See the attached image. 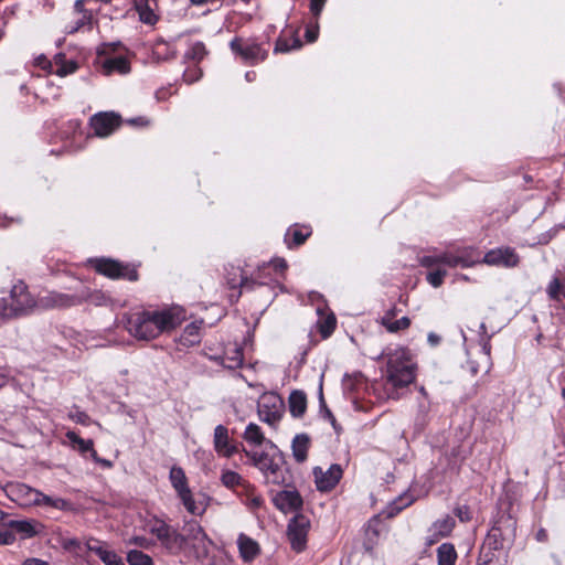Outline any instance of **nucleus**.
Returning <instances> with one entry per match:
<instances>
[{"label":"nucleus","mask_w":565,"mask_h":565,"mask_svg":"<svg viewBox=\"0 0 565 565\" xmlns=\"http://www.w3.org/2000/svg\"><path fill=\"white\" fill-rule=\"evenodd\" d=\"M184 319V310L174 306L162 310H143L132 313L126 319L125 327L137 340L149 341L175 329Z\"/></svg>","instance_id":"1"},{"label":"nucleus","mask_w":565,"mask_h":565,"mask_svg":"<svg viewBox=\"0 0 565 565\" xmlns=\"http://www.w3.org/2000/svg\"><path fill=\"white\" fill-rule=\"evenodd\" d=\"M386 381L393 387H406L416 379V362L409 350L398 348L386 353Z\"/></svg>","instance_id":"2"},{"label":"nucleus","mask_w":565,"mask_h":565,"mask_svg":"<svg viewBox=\"0 0 565 565\" xmlns=\"http://www.w3.org/2000/svg\"><path fill=\"white\" fill-rule=\"evenodd\" d=\"M516 520L510 512H500L489 530L480 551L497 554L509 548L514 542Z\"/></svg>","instance_id":"3"},{"label":"nucleus","mask_w":565,"mask_h":565,"mask_svg":"<svg viewBox=\"0 0 565 565\" xmlns=\"http://www.w3.org/2000/svg\"><path fill=\"white\" fill-rule=\"evenodd\" d=\"M269 266H271L276 273H282L287 268V262L284 258H276L271 260L268 266H265L263 269H259L257 274L252 275V277H242L238 284L230 280L227 281V284L232 289H235L237 287L241 288L237 298L241 296L242 290L258 291L262 296L266 298V300L271 302L277 296L276 288L282 289V286L277 280L270 279L267 281L263 279L265 278L263 276V273Z\"/></svg>","instance_id":"4"},{"label":"nucleus","mask_w":565,"mask_h":565,"mask_svg":"<svg viewBox=\"0 0 565 565\" xmlns=\"http://www.w3.org/2000/svg\"><path fill=\"white\" fill-rule=\"evenodd\" d=\"M35 307L36 300L21 280L12 286L8 297L0 298V316L7 319L29 315Z\"/></svg>","instance_id":"5"},{"label":"nucleus","mask_w":565,"mask_h":565,"mask_svg":"<svg viewBox=\"0 0 565 565\" xmlns=\"http://www.w3.org/2000/svg\"><path fill=\"white\" fill-rule=\"evenodd\" d=\"M149 532L154 535L161 545L171 554H179L184 548L188 541L177 529L158 519L149 523Z\"/></svg>","instance_id":"6"},{"label":"nucleus","mask_w":565,"mask_h":565,"mask_svg":"<svg viewBox=\"0 0 565 565\" xmlns=\"http://www.w3.org/2000/svg\"><path fill=\"white\" fill-rule=\"evenodd\" d=\"M246 456L250 458L254 466L264 473L268 482L275 484L285 483L286 479L282 470L284 459L281 456L276 458L264 451H246Z\"/></svg>","instance_id":"7"},{"label":"nucleus","mask_w":565,"mask_h":565,"mask_svg":"<svg viewBox=\"0 0 565 565\" xmlns=\"http://www.w3.org/2000/svg\"><path fill=\"white\" fill-rule=\"evenodd\" d=\"M89 297L88 291L83 290L77 294H65L60 291H47L36 299V307L41 309H67L79 306Z\"/></svg>","instance_id":"8"},{"label":"nucleus","mask_w":565,"mask_h":565,"mask_svg":"<svg viewBox=\"0 0 565 565\" xmlns=\"http://www.w3.org/2000/svg\"><path fill=\"white\" fill-rule=\"evenodd\" d=\"M169 480L185 510L194 515L201 514L203 510L200 509L194 501L193 493L189 487L188 478L183 468L180 466H172L169 472Z\"/></svg>","instance_id":"9"},{"label":"nucleus","mask_w":565,"mask_h":565,"mask_svg":"<svg viewBox=\"0 0 565 565\" xmlns=\"http://www.w3.org/2000/svg\"><path fill=\"white\" fill-rule=\"evenodd\" d=\"M231 50L248 64H257L263 62L268 56V47L263 43L253 40H244L242 38H234L230 43Z\"/></svg>","instance_id":"10"},{"label":"nucleus","mask_w":565,"mask_h":565,"mask_svg":"<svg viewBox=\"0 0 565 565\" xmlns=\"http://www.w3.org/2000/svg\"><path fill=\"white\" fill-rule=\"evenodd\" d=\"M95 270L109 278H126L130 281H136L138 279V271L135 268H130L129 266H125L121 263L109 259V258H99L92 262Z\"/></svg>","instance_id":"11"},{"label":"nucleus","mask_w":565,"mask_h":565,"mask_svg":"<svg viewBox=\"0 0 565 565\" xmlns=\"http://www.w3.org/2000/svg\"><path fill=\"white\" fill-rule=\"evenodd\" d=\"M89 125L97 137H108L121 125V118L113 111L95 114L89 119Z\"/></svg>","instance_id":"12"},{"label":"nucleus","mask_w":565,"mask_h":565,"mask_svg":"<svg viewBox=\"0 0 565 565\" xmlns=\"http://www.w3.org/2000/svg\"><path fill=\"white\" fill-rule=\"evenodd\" d=\"M309 521L299 514L292 518L288 524L287 535L291 548L301 552L306 548Z\"/></svg>","instance_id":"13"},{"label":"nucleus","mask_w":565,"mask_h":565,"mask_svg":"<svg viewBox=\"0 0 565 565\" xmlns=\"http://www.w3.org/2000/svg\"><path fill=\"white\" fill-rule=\"evenodd\" d=\"M482 263L491 266L512 268L519 265L520 257L514 248L505 246L494 248L486 253L482 258Z\"/></svg>","instance_id":"14"},{"label":"nucleus","mask_w":565,"mask_h":565,"mask_svg":"<svg viewBox=\"0 0 565 565\" xmlns=\"http://www.w3.org/2000/svg\"><path fill=\"white\" fill-rule=\"evenodd\" d=\"M8 493L12 501L22 507H35L39 503L40 490L25 483H13L8 487Z\"/></svg>","instance_id":"15"},{"label":"nucleus","mask_w":565,"mask_h":565,"mask_svg":"<svg viewBox=\"0 0 565 565\" xmlns=\"http://www.w3.org/2000/svg\"><path fill=\"white\" fill-rule=\"evenodd\" d=\"M317 489L320 491H331L342 477V468L340 465H331L327 471L316 467L313 469Z\"/></svg>","instance_id":"16"},{"label":"nucleus","mask_w":565,"mask_h":565,"mask_svg":"<svg viewBox=\"0 0 565 565\" xmlns=\"http://www.w3.org/2000/svg\"><path fill=\"white\" fill-rule=\"evenodd\" d=\"M275 507L284 513L296 512L302 507V498L297 490H282L273 499Z\"/></svg>","instance_id":"17"},{"label":"nucleus","mask_w":565,"mask_h":565,"mask_svg":"<svg viewBox=\"0 0 565 565\" xmlns=\"http://www.w3.org/2000/svg\"><path fill=\"white\" fill-rule=\"evenodd\" d=\"M186 539L192 541V547L196 558H205L209 555L212 541L200 525H191Z\"/></svg>","instance_id":"18"},{"label":"nucleus","mask_w":565,"mask_h":565,"mask_svg":"<svg viewBox=\"0 0 565 565\" xmlns=\"http://www.w3.org/2000/svg\"><path fill=\"white\" fill-rule=\"evenodd\" d=\"M84 4L85 2H75L73 12L75 19L66 24L65 30L67 33L73 34L85 26L92 28L93 13L90 10L85 9Z\"/></svg>","instance_id":"19"},{"label":"nucleus","mask_w":565,"mask_h":565,"mask_svg":"<svg viewBox=\"0 0 565 565\" xmlns=\"http://www.w3.org/2000/svg\"><path fill=\"white\" fill-rule=\"evenodd\" d=\"M214 449L215 451L223 457L230 458L236 451V447L231 444L228 437V429L224 425H217L214 429V438H213Z\"/></svg>","instance_id":"20"},{"label":"nucleus","mask_w":565,"mask_h":565,"mask_svg":"<svg viewBox=\"0 0 565 565\" xmlns=\"http://www.w3.org/2000/svg\"><path fill=\"white\" fill-rule=\"evenodd\" d=\"M8 526L23 540L39 535L44 529V525L36 520H11Z\"/></svg>","instance_id":"21"},{"label":"nucleus","mask_w":565,"mask_h":565,"mask_svg":"<svg viewBox=\"0 0 565 565\" xmlns=\"http://www.w3.org/2000/svg\"><path fill=\"white\" fill-rule=\"evenodd\" d=\"M35 507H45L64 512L74 511V504L72 501L60 497H51L42 491H40L39 503H36Z\"/></svg>","instance_id":"22"},{"label":"nucleus","mask_w":565,"mask_h":565,"mask_svg":"<svg viewBox=\"0 0 565 565\" xmlns=\"http://www.w3.org/2000/svg\"><path fill=\"white\" fill-rule=\"evenodd\" d=\"M277 397L270 396L269 398L264 397L262 404H259V415L262 419L268 424L278 422L281 417L278 408L276 407Z\"/></svg>","instance_id":"23"},{"label":"nucleus","mask_w":565,"mask_h":565,"mask_svg":"<svg viewBox=\"0 0 565 565\" xmlns=\"http://www.w3.org/2000/svg\"><path fill=\"white\" fill-rule=\"evenodd\" d=\"M289 412L292 417L300 418L307 409V396L303 391L295 390L288 397Z\"/></svg>","instance_id":"24"},{"label":"nucleus","mask_w":565,"mask_h":565,"mask_svg":"<svg viewBox=\"0 0 565 565\" xmlns=\"http://www.w3.org/2000/svg\"><path fill=\"white\" fill-rule=\"evenodd\" d=\"M310 438L307 434H298L295 436L291 449L295 460L299 463L305 462L308 458Z\"/></svg>","instance_id":"25"},{"label":"nucleus","mask_w":565,"mask_h":565,"mask_svg":"<svg viewBox=\"0 0 565 565\" xmlns=\"http://www.w3.org/2000/svg\"><path fill=\"white\" fill-rule=\"evenodd\" d=\"M241 556L244 561H253L259 554V545L256 541L245 534L237 540Z\"/></svg>","instance_id":"26"},{"label":"nucleus","mask_w":565,"mask_h":565,"mask_svg":"<svg viewBox=\"0 0 565 565\" xmlns=\"http://www.w3.org/2000/svg\"><path fill=\"white\" fill-rule=\"evenodd\" d=\"M546 294L553 301L565 299V274L552 278L546 287Z\"/></svg>","instance_id":"27"},{"label":"nucleus","mask_w":565,"mask_h":565,"mask_svg":"<svg viewBox=\"0 0 565 565\" xmlns=\"http://www.w3.org/2000/svg\"><path fill=\"white\" fill-rule=\"evenodd\" d=\"M103 67L106 74L117 72L119 74H127L130 71L129 61L125 56L109 57L104 61Z\"/></svg>","instance_id":"28"},{"label":"nucleus","mask_w":565,"mask_h":565,"mask_svg":"<svg viewBox=\"0 0 565 565\" xmlns=\"http://www.w3.org/2000/svg\"><path fill=\"white\" fill-rule=\"evenodd\" d=\"M457 551L452 543H443L437 548L438 565H455L457 561Z\"/></svg>","instance_id":"29"},{"label":"nucleus","mask_w":565,"mask_h":565,"mask_svg":"<svg viewBox=\"0 0 565 565\" xmlns=\"http://www.w3.org/2000/svg\"><path fill=\"white\" fill-rule=\"evenodd\" d=\"M105 545L106 544L104 542L96 539H89L86 542L88 551L95 553L103 563H108L109 558L115 557V552L107 550Z\"/></svg>","instance_id":"30"},{"label":"nucleus","mask_w":565,"mask_h":565,"mask_svg":"<svg viewBox=\"0 0 565 565\" xmlns=\"http://www.w3.org/2000/svg\"><path fill=\"white\" fill-rule=\"evenodd\" d=\"M134 4L141 22L149 25L157 23L159 17L156 14L154 9L149 6V2H134Z\"/></svg>","instance_id":"31"},{"label":"nucleus","mask_w":565,"mask_h":565,"mask_svg":"<svg viewBox=\"0 0 565 565\" xmlns=\"http://www.w3.org/2000/svg\"><path fill=\"white\" fill-rule=\"evenodd\" d=\"M302 46L300 39L292 34L290 38L279 36L275 43V53H287L291 50H297Z\"/></svg>","instance_id":"32"},{"label":"nucleus","mask_w":565,"mask_h":565,"mask_svg":"<svg viewBox=\"0 0 565 565\" xmlns=\"http://www.w3.org/2000/svg\"><path fill=\"white\" fill-rule=\"evenodd\" d=\"M455 519L450 515H445L444 518L436 520L431 524L430 531L439 533V536L447 537L451 534L452 530L455 529Z\"/></svg>","instance_id":"33"},{"label":"nucleus","mask_w":565,"mask_h":565,"mask_svg":"<svg viewBox=\"0 0 565 565\" xmlns=\"http://www.w3.org/2000/svg\"><path fill=\"white\" fill-rule=\"evenodd\" d=\"M311 235V230L309 227H292L289 228L287 236L290 237L288 242V246H300L302 245L307 238Z\"/></svg>","instance_id":"34"},{"label":"nucleus","mask_w":565,"mask_h":565,"mask_svg":"<svg viewBox=\"0 0 565 565\" xmlns=\"http://www.w3.org/2000/svg\"><path fill=\"white\" fill-rule=\"evenodd\" d=\"M66 438L71 443L72 447L77 449L81 454L88 452V450L94 446L92 439H83L75 431H67Z\"/></svg>","instance_id":"35"},{"label":"nucleus","mask_w":565,"mask_h":565,"mask_svg":"<svg viewBox=\"0 0 565 565\" xmlns=\"http://www.w3.org/2000/svg\"><path fill=\"white\" fill-rule=\"evenodd\" d=\"M457 255L460 267L462 268H468L478 263H482V260H480L478 255L476 254V250L471 247L457 250Z\"/></svg>","instance_id":"36"},{"label":"nucleus","mask_w":565,"mask_h":565,"mask_svg":"<svg viewBox=\"0 0 565 565\" xmlns=\"http://www.w3.org/2000/svg\"><path fill=\"white\" fill-rule=\"evenodd\" d=\"M244 439L247 443L259 446L264 443L265 437H264V434H263L260 427L254 423H250L247 425V427L244 431Z\"/></svg>","instance_id":"37"},{"label":"nucleus","mask_w":565,"mask_h":565,"mask_svg":"<svg viewBox=\"0 0 565 565\" xmlns=\"http://www.w3.org/2000/svg\"><path fill=\"white\" fill-rule=\"evenodd\" d=\"M63 58H64V55H62V54H58L55 56V65H56L55 74L58 76H66L68 74H72L78 67L76 62H74V61L65 62Z\"/></svg>","instance_id":"38"},{"label":"nucleus","mask_w":565,"mask_h":565,"mask_svg":"<svg viewBox=\"0 0 565 565\" xmlns=\"http://www.w3.org/2000/svg\"><path fill=\"white\" fill-rule=\"evenodd\" d=\"M318 331L321 334L322 339L329 338L337 327V319L334 315H329L322 320H319L317 323Z\"/></svg>","instance_id":"39"},{"label":"nucleus","mask_w":565,"mask_h":565,"mask_svg":"<svg viewBox=\"0 0 565 565\" xmlns=\"http://www.w3.org/2000/svg\"><path fill=\"white\" fill-rule=\"evenodd\" d=\"M127 562L129 565H153L152 558L138 550H131L127 553Z\"/></svg>","instance_id":"40"},{"label":"nucleus","mask_w":565,"mask_h":565,"mask_svg":"<svg viewBox=\"0 0 565 565\" xmlns=\"http://www.w3.org/2000/svg\"><path fill=\"white\" fill-rule=\"evenodd\" d=\"M221 481L226 488L234 489L235 487L243 483V478L235 471L225 470L222 472Z\"/></svg>","instance_id":"41"},{"label":"nucleus","mask_w":565,"mask_h":565,"mask_svg":"<svg viewBox=\"0 0 565 565\" xmlns=\"http://www.w3.org/2000/svg\"><path fill=\"white\" fill-rule=\"evenodd\" d=\"M207 54V51L205 49L204 43L202 42H195L191 45L189 51L185 53V56L188 58H191L195 62H200L204 58V56Z\"/></svg>","instance_id":"42"},{"label":"nucleus","mask_w":565,"mask_h":565,"mask_svg":"<svg viewBox=\"0 0 565 565\" xmlns=\"http://www.w3.org/2000/svg\"><path fill=\"white\" fill-rule=\"evenodd\" d=\"M411 326V319L408 317H402L398 320H392L385 327V329L391 333H396L402 330L408 329Z\"/></svg>","instance_id":"43"},{"label":"nucleus","mask_w":565,"mask_h":565,"mask_svg":"<svg viewBox=\"0 0 565 565\" xmlns=\"http://www.w3.org/2000/svg\"><path fill=\"white\" fill-rule=\"evenodd\" d=\"M447 275V270L443 268H437L434 271H429L426 276V280L434 287L438 288L443 285L444 278Z\"/></svg>","instance_id":"44"},{"label":"nucleus","mask_w":565,"mask_h":565,"mask_svg":"<svg viewBox=\"0 0 565 565\" xmlns=\"http://www.w3.org/2000/svg\"><path fill=\"white\" fill-rule=\"evenodd\" d=\"M477 565H501V561L498 554H489L480 551Z\"/></svg>","instance_id":"45"},{"label":"nucleus","mask_w":565,"mask_h":565,"mask_svg":"<svg viewBox=\"0 0 565 565\" xmlns=\"http://www.w3.org/2000/svg\"><path fill=\"white\" fill-rule=\"evenodd\" d=\"M441 265H446L451 268L460 267L457 252L456 253H443L441 254Z\"/></svg>","instance_id":"46"},{"label":"nucleus","mask_w":565,"mask_h":565,"mask_svg":"<svg viewBox=\"0 0 565 565\" xmlns=\"http://www.w3.org/2000/svg\"><path fill=\"white\" fill-rule=\"evenodd\" d=\"M419 263L423 267H426V268L441 265V254L423 256L420 258Z\"/></svg>","instance_id":"47"},{"label":"nucleus","mask_w":565,"mask_h":565,"mask_svg":"<svg viewBox=\"0 0 565 565\" xmlns=\"http://www.w3.org/2000/svg\"><path fill=\"white\" fill-rule=\"evenodd\" d=\"M454 513L461 522H469L472 518L470 508L468 505H460L455 508Z\"/></svg>","instance_id":"48"},{"label":"nucleus","mask_w":565,"mask_h":565,"mask_svg":"<svg viewBox=\"0 0 565 565\" xmlns=\"http://www.w3.org/2000/svg\"><path fill=\"white\" fill-rule=\"evenodd\" d=\"M318 22H311L307 28L305 36L308 42H315L318 38Z\"/></svg>","instance_id":"49"},{"label":"nucleus","mask_w":565,"mask_h":565,"mask_svg":"<svg viewBox=\"0 0 565 565\" xmlns=\"http://www.w3.org/2000/svg\"><path fill=\"white\" fill-rule=\"evenodd\" d=\"M128 544H132L142 548H149L151 542L145 536H132L129 539Z\"/></svg>","instance_id":"50"},{"label":"nucleus","mask_w":565,"mask_h":565,"mask_svg":"<svg viewBox=\"0 0 565 565\" xmlns=\"http://www.w3.org/2000/svg\"><path fill=\"white\" fill-rule=\"evenodd\" d=\"M15 541L14 533L11 531H0V544L9 545Z\"/></svg>","instance_id":"51"},{"label":"nucleus","mask_w":565,"mask_h":565,"mask_svg":"<svg viewBox=\"0 0 565 565\" xmlns=\"http://www.w3.org/2000/svg\"><path fill=\"white\" fill-rule=\"evenodd\" d=\"M397 313V308L394 306L393 308L388 309L384 316L381 318V324L384 327L392 320H394L395 316Z\"/></svg>","instance_id":"52"},{"label":"nucleus","mask_w":565,"mask_h":565,"mask_svg":"<svg viewBox=\"0 0 565 565\" xmlns=\"http://www.w3.org/2000/svg\"><path fill=\"white\" fill-rule=\"evenodd\" d=\"M324 2H310V13L312 14L315 22H318V17L323 9Z\"/></svg>","instance_id":"53"},{"label":"nucleus","mask_w":565,"mask_h":565,"mask_svg":"<svg viewBox=\"0 0 565 565\" xmlns=\"http://www.w3.org/2000/svg\"><path fill=\"white\" fill-rule=\"evenodd\" d=\"M127 122L131 126H137V127H146L149 125V119L147 117H143V116H139V117H136V118H130L127 120Z\"/></svg>","instance_id":"54"},{"label":"nucleus","mask_w":565,"mask_h":565,"mask_svg":"<svg viewBox=\"0 0 565 565\" xmlns=\"http://www.w3.org/2000/svg\"><path fill=\"white\" fill-rule=\"evenodd\" d=\"M428 536L426 539V545L431 546L436 544L439 540L444 539L443 536H439V533L435 531H430V527L428 529Z\"/></svg>","instance_id":"55"},{"label":"nucleus","mask_w":565,"mask_h":565,"mask_svg":"<svg viewBox=\"0 0 565 565\" xmlns=\"http://www.w3.org/2000/svg\"><path fill=\"white\" fill-rule=\"evenodd\" d=\"M380 523L379 516H374L369 521L367 524V531H371L375 536H379V531L376 529V525Z\"/></svg>","instance_id":"56"},{"label":"nucleus","mask_w":565,"mask_h":565,"mask_svg":"<svg viewBox=\"0 0 565 565\" xmlns=\"http://www.w3.org/2000/svg\"><path fill=\"white\" fill-rule=\"evenodd\" d=\"M184 334L198 338V335H199V327L195 326V323L188 324L185 327V329H184Z\"/></svg>","instance_id":"57"},{"label":"nucleus","mask_w":565,"mask_h":565,"mask_svg":"<svg viewBox=\"0 0 565 565\" xmlns=\"http://www.w3.org/2000/svg\"><path fill=\"white\" fill-rule=\"evenodd\" d=\"M22 565H50L47 562L42 561L40 558H28L25 559Z\"/></svg>","instance_id":"58"},{"label":"nucleus","mask_w":565,"mask_h":565,"mask_svg":"<svg viewBox=\"0 0 565 565\" xmlns=\"http://www.w3.org/2000/svg\"><path fill=\"white\" fill-rule=\"evenodd\" d=\"M427 340H428V343H429L430 345L435 347V345L439 344V342H440V340H441V339H440V337H439L438 334H436V333H434V332H430V333L428 334Z\"/></svg>","instance_id":"59"},{"label":"nucleus","mask_w":565,"mask_h":565,"mask_svg":"<svg viewBox=\"0 0 565 565\" xmlns=\"http://www.w3.org/2000/svg\"><path fill=\"white\" fill-rule=\"evenodd\" d=\"M195 73H199V75H196L195 77L193 76H190L189 72H185L183 77H184V81L188 82V83H192L196 79H199V77L201 76V71L200 70H194Z\"/></svg>","instance_id":"60"},{"label":"nucleus","mask_w":565,"mask_h":565,"mask_svg":"<svg viewBox=\"0 0 565 565\" xmlns=\"http://www.w3.org/2000/svg\"><path fill=\"white\" fill-rule=\"evenodd\" d=\"M105 565H125L121 557H119L116 553H115V557L113 558H109V562L108 563H104Z\"/></svg>","instance_id":"61"},{"label":"nucleus","mask_w":565,"mask_h":565,"mask_svg":"<svg viewBox=\"0 0 565 565\" xmlns=\"http://www.w3.org/2000/svg\"><path fill=\"white\" fill-rule=\"evenodd\" d=\"M408 504H411V502H408V503H406L404 505H398V507L393 508L392 511L388 512V518L395 516L397 513H399Z\"/></svg>","instance_id":"62"},{"label":"nucleus","mask_w":565,"mask_h":565,"mask_svg":"<svg viewBox=\"0 0 565 565\" xmlns=\"http://www.w3.org/2000/svg\"><path fill=\"white\" fill-rule=\"evenodd\" d=\"M263 504V499L260 497H254L252 499V505L254 508H259Z\"/></svg>","instance_id":"63"},{"label":"nucleus","mask_w":565,"mask_h":565,"mask_svg":"<svg viewBox=\"0 0 565 565\" xmlns=\"http://www.w3.org/2000/svg\"><path fill=\"white\" fill-rule=\"evenodd\" d=\"M87 418H88V416L85 413H82V412L78 413L77 416H76L77 422L82 423V424H84Z\"/></svg>","instance_id":"64"}]
</instances>
